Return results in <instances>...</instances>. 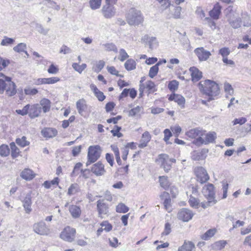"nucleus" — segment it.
Masks as SVG:
<instances>
[{
  "label": "nucleus",
  "instance_id": "nucleus-53",
  "mask_svg": "<svg viewBox=\"0 0 251 251\" xmlns=\"http://www.w3.org/2000/svg\"><path fill=\"white\" fill-rule=\"evenodd\" d=\"M158 70H159V67L156 64L155 65L152 66L150 69L149 73V76L151 78H153L154 76H155L157 75V74L158 72Z\"/></svg>",
  "mask_w": 251,
  "mask_h": 251
},
{
  "label": "nucleus",
  "instance_id": "nucleus-27",
  "mask_svg": "<svg viewBox=\"0 0 251 251\" xmlns=\"http://www.w3.org/2000/svg\"><path fill=\"white\" fill-rule=\"evenodd\" d=\"M206 152L204 150L201 151H194L191 153V158L196 161L203 160L206 157Z\"/></svg>",
  "mask_w": 251,
  "mask_h": 251
},
{
  "label": "nucleus",
  "instance_id": "nucleus-26",
  "mask_svg": "<svg viewBox=\"0 0 251 251\" xmlns=\"http://www.w3.org/2000/svg\"><path fill=\"white\" fill-rule=\"evenodd\" d=\"M144 40H146L151 49H156L158 46V42L154 37H150L145 35L144 37Z\"/></svg>",
  "mask_w": 251,
  "mask_h": 251
},
{
  "label": "nucleus",
  "instance_id": "nucleus-14",
  "mask_svg": "<svg viewBox=\"0 0 251 251\" xmlns=\"http://www.w3.org/2000/svg\"><path fill=\"white\" fill-rule=\"evenodd\" d=\"M195 173L197 180L201 183H204L208 181L209 176L206 170L202 167H199L195 169Z\"/></svg>",
  "mask_w": 251,
  "mask_h": 251
},
{
  "label": "nucleus",
  "instance_id": "nucleus-2",
  "mask_svg": "<svg viewBox=\"0 0 251 251\" xmlns=\"http://www.w3.org/2000/svg\"><path fill=\"white\" fill-rule=\"evenodd\" d=\"M199 88L203 94L209 96H216L220 93L218 85L210 80L201 81L199 83Z\"/></svg>",
  "mask_w": 251,
  "mask_h": 251
},
{
  "label": "nucleus",
  "instance_id": "nucleus-61",
  "mask_svg": "<svg viewBox=\"0 0 251 251\" xmlns=\"http://www.w3.org/2000/svg\"><path fill=\"white\" fill-rule=\"evenodd\" d=\"M9 64L10 61L9 60L0 57V71L5 69Z\"/></svg>",
  "mask_w": 251,
  "mask_h": 251
},
{
  "label": "nucleus",
  "instance_id": "nucleus-58",
  "mask_svg": "<svg viewBox=\"0 0 251 251\" xmlns=\"http://www.w3.org/2000/svg\"><path fill=\"white\" fill-rule=\"evenodd\" d=\"M30 104H27L23 107L22 109H17L16 110V112L21 115L25 116L26 114H28V110L29 109Z\"/></svg>",
  "mask_w": 251,
  "mask_h": 251
},
{
  "label": "nucleus",
  "instance_id": "nucleus-7",
  "mask_svg": "<svg viewBox=\"0 0 251 251\" xmlns=\"http://www.w3.org/2000/svg\"><path fill=\"white\" fill-rule=\"evenodd\" d=\"M101 152V149L98 145L91 146L88 149L87 162L86 165L96 162L100 157Z\"/></svg>",
  "mask_w": 251,
  "mask_h": 251
},
{
  "label": "nucleus",
  "instance_id": "nucleus-28",
  "mask_svg": "<svg viewBox=\"0 0 251 251\" xmlns=\"http://www.w3.org/2000/svg\"><path fill=\"white\" fill-rule=\"evenodd\" d=\"M202 133L201 129L196 128L189 130L186 133V135L189 138L196 139L202 136Z\"/></svg>",
  "mask_w": 251,
  "mask_h": 251
},
{
  "label": "nucleus",
  "instance_id": "nucleus-63",
  "mask_svg": "<svg viewBox=\"0 0 251 251\" xmlns=\"http://www.w3.org/2000/svg\"><path fill=\"white\" fill-rule=\"evenodd\" d=\"M60 80V79L58 77H51L49 78H46V84H54Z\"/></svg>",
  "mask_w": 251,
  "mask_h": 251
},
{
  "label": "nucleus",
  "instance_id": "nucleus-8",
  "mask_svg": "<svg viewBox=\"0 0 251 251\" xmlns=\"http://www.w3.org/2000/svg\"><path fill=\"white\" fill-rule=\"evenodd\" d=\"M75 229L69 226L65 227L60 234V237L64 241L72 242L75 238Z\"/></svg>",
  "mask_w": 251,
  "mask_h": 251
},
{
  "label": "nucleus",
  "instance_id": "nucleus-44",
  "mask_svg": "<svg viewBox=\"0 0 251 251\" xmlns=\"http://www.w3.org/2000/svg\"><path fill=\"white\" fill-rule=\"evenodd\" d=\"M10 146L11 149V155L12 157H17L20 153L19 149L16 147L15 144L14 142L11 143Z\"/></svg>",
  "mask_w": 251,
  "mask_h": 251
},
{
  "label": "nucleus",
  "instance_id": "nucleus-43",
  "mask_svg": "<svg viewBox=\"0 0 251 251\" xmlns=\"http://www.w3.org/2000/svg\"><path fill=\"white\" fill-rule=\"evenodd\" d=\"M102 0H90L89 4L90 7L92 10H96L99 9Z\"/></svg>",
  "mask_w": 251,
  "mask_h": 251
},
{
  "label": "nucleus",
  "instance_id": "nucleus-23",
  "mask_svg": "<svg viewBox=\"0 0 251 251\" xmlns=\"http://www.w3.org/2000/svg\"><path fill=\"white\" fill-rule=\"evenodd\" d=\"M42 135L46 138H53L57 134V130L53 128H45L41 131Z\"/></svg>",
  "mask_w": 251,
  "mask_h": 251
},
{
  "label": "nucleus",
  "instance_id": "nucleus-11",
  "mask_svg": "<svg viewBox=\"0 0 251 251\" xmlns=\"http://www.w3.org/2000/svg\"><path fill=\"white\" fill-rule=\"evenodd\" d=\"M194 215V213L191 210L182 208L178 212L177 218L183 222H187L192 219Z\"/></svg>",
  "mask_w": 251,
  "mask_h": 251
},
{
  "label": "nucleus",
  "instance_id": "nucleus-9",
  "mask_svg": "<svg viewBox=\"0 0 251 251\" xmlns=\"http://www.w3.org/2000/svg\"><path fill=\"white\" fill-rule=\"evenodd\" d=\"M33 231L41 235H48L50 232V228L43 221L35 223L33 226Z\"/></svg>",
  "mask_w": 251,
  "mask_h": 251
},
{
  "label": "nucleus",
  "instance_id": "nucleus-50",
  "mask_svg": "<svg viewBox=\"0 0 251 251\" xmlns=\"http://www.w3.org/2000/svg\"><path fill=\"white\" fill-rule=\"evenodd\" d=\"M160 4L161 9L165 10L169 7L171 5V1L170 0H157Z\"/></svg>",
  "mask_w": 251,
  "mask_h": 251
},
{
  "label": "nucleus",
  "instance_id": "nucleus-6",
  "mask_svg": "<svg viewBox=\"0 0 251 251\" xmlns=\"http://www.w3.org/2000/svg\"><path fill=\"white\" fill-rule=\"evenodd\" d=\"M176 160L174 158H171L166 154H161L158 155L156 159V162L162 168L165 172H168L172 168V164L175 163Z\"/></svg>",
  "mask_w": 251,
  "mask_h": 251
},
{
  "label": "nucleus",
  "instance_id": "nucleus-3",
  "mask_svg": "<svg viewBox=\"0 0 251 251\" xmlns=\"http://www.w3.org/2000/svg\"><path fill=\"white\" fill-rule=\"evenodd\" d=\"M202 192L207 200V202H201V206L205 208L208 206H212L216 203V200L215 198L214 186L211 183H208L204 186Z\"/></svg>",
  "mask_w": 251,
  "mask_h": 251
},
{
  "label": "nucleus",
  "instance_id": "nucleus-32",
  "mask_svg": "<svg viewBox=\"0 0 251 251\" xmlns=\"http://www.w3.org/2000/svg\"><path fill=\"white\" fill-rule=\"evenodd\" d=\"M50 101L46 98L42 99L40 102V106H42L43 111L44 113H46L50 111Z\"/></svg>",
  "mask_w": 251,
  "mask_h": 251
},
{
  "label": "nucleus",
  "instance_id": "nucleus-20",
  "mask_svg": "<svg viewBox=\"0 0 251 251\" xmlns=\"http://www.w3.org/2000/svg\"><path fill=\"white\" fill-rule=\"evenodd\" d=\"M169 100L175 101L181 108H183L185 107V100L180 95L176 94H172L170 96Z\"/></svg>",
  "mask_w": 251,
  "mask_h": 251
},
{
  "label": "nucleus",
  "instance_id": "nucleus-34",
  "mask_svg": "<svg viewBox=\"0 0 251 251\" xmlns=\"http://www.w3.org/2000/svg\"><path fill=\"white\" fill-rule=\"evenodd\" d=\"M143 108L141 106H137L129 111V116H140L143 113Z\"/></svg>",
  "mask_w": 251,
  "mask_h": 251
},
{
  "label": "nucleus",
  "instance_id": "nucleus-37",
  "mask_svg": "<svg viewBox=\"0 0 251 251\" xmlns=\"http://www.w3.org/2000/svg\"><path fill=\"white\" fill-rule=\"evenodd\" d=\"M79 191V185L77 183H73L68 188L67 194L68 195L71 196L76 194Z\"/></svg>",
  "mask_w": 251,
  "mask_h": 251
},
{
  "label": "nucleus",
  "instance_id": "nucleus-12",
  "mask_svg": "<svg viewBox=\"0 0 251 251\" xmlns=\"http://www.w3.org/2000/svg\"><path fill=\"white\" fill-rule=\"evenodd\" d=\"M194 52L197 56L198 60L201 62L207 61L211 55V52L205 50L203 47L195 49Z\"/></svg>",
  "mask_w": 251,
  "mask_h": 251
},
{
  "label": "nucleus",
  "instance_id": "nucleus-13",
  "mask_svg": "<svg viewBox=\"0 0 251 251\" xmlns=\"http://www.w3.org/2000/svg\"><path fill=\"white\" fill-rule=\"evenodd\" d=\"M228 22L233 28H238L241 26V19L239 15L234 12H230L227 15Z\"/></svg>",
  "mask_w": 251,
  "mask_h": 251
},
{
  "label": "nucleus",
  "instance_id": "nucleus-52",
  "mask_svg": "<svg viewBox=\"0 0 251 251\" xmlns=\"http://www.w3.org/2000/svg\"><path fill=\"white\" fill-rule=\"evenodd\" d=\"M100 226L103 227L104 231L108 232L110 231L113 227V226L107 221H104L100 224Z\"/></svg>",
  "mask_w": 251,
  "mask_h": 251
},
{
  "label": "nucleus",
  "instance_id": "nucleus-17",
  "mask_svg": "<svg viewBox=\"0 0 251 251\" xmlns=\"http://www.w3.org/2000/svg\"><path fill=\"white\" fill-rule=\"evenodd\" d=\"M42 108L38 104L30 105L28 110V115L30 118L33 119L39 116L41 112Z\"/></svg>",
  "mask_w": 251,
  "mask_h": 251
},
{
  "label": "nucleus",
  "instance_id": "nucleus-57",
  "mask_svg": "<svg viewBox=\"0 0 251 251\" xmlns=\"http://www.w3.org/2000/svg\"><path fill=\"white\" fill-rule=\"evenodd\" d=\"M14 42V40L13 38L4 36L3 39L1 41L0 45L1 46H7L12 44Z\"/></svg>",
  "mask_w": 251,
  "mask_h": 251
},
{
  "label": "nucleus",
  "instance_id": "nucleus-24",
  "mask_svg": "<svg viewBox=\"0 0 251 251\" xmlns=\"http://www.w3.org/2000/svg\"><path fill=\"white\" fill-rule=\"evenodd\" d=\"M221 13V6L219 3H216L213 8L210 11L209 15L214 20H218Z\"/></svg>",
  "mask_w": 251,
  "mask_h": 251
},
{
  "label": "nucleus",
  "instance_id": "nucleus-19",
  "mask_svg": "<svg viewBox=\"0 0 251 251\" xmlns=\"http://www.w3.org/2000/svg\"><path fill=\"white\" fill-rule=\"evenodd\" d=\"M189 71L191 74L192 81L197 82L201 78L202 76V72L200 71L197 67H190L189 69Z\"/></svg>",
  "mask_w": 251,
  "mask_h": 251
},
{
  "label": "nucleus",
  "instance_id": "nucleus-40",
  "mask_svg": "<svg viewBox=\"0 0 251 251\" xmlns=\"http://www.w3.org/2000/svg\"><path fill=\"white\" fill-rule=\"evenodd\" d=\"M59 183V178L55 177L51 181H45L43 183V186L47 189L51 187V186L57 185Z\"/></svg>",
  "mask_w": 251,
  "mask_h": 251
},
{
  "label": "nucleus",
  "instance_id": "nucleus-60",
  "mask_svg": "<svg viewBox=\"0 0 251 251\" xmlns=\"http://www.w3.org/2000/svg\"><path fill=\"white\" fill-rule=\"evenodd\" d=\"M228 188V184L226 181L222 182V190L223 192L222 199H225L227 197V193Z\"/></svg>",
  "mask_w": 251,
  "mask_h": 251
},
{
  "label": "nucleus",
  "instance_id": "nucleus-30",
  "mask_svg": "<svg viewBox=\"0 0 251 251\" xmlns=\"http://www.w3.org/2000/svg\"><path fill=\"white\" fill-rule=\"evenodd\" d=\"M171 13L168 14L169 18H174L178 19L180 17L181 7L180 6L173 7V9L170 10Z\"/></svg>",
  "mask_w": 251,
  "mask_h": 251
},
{
  "label": "nucleus",
  "instance_id": "nucleus-25",
  "mask_svg": "<svg viewBox=\"0 0 251 251\" xmlns=\"http://www.w3.org/2000/svg\"><path fill=\"white\" fill-rule=\"evenodd\" d=\"M151 139V136L148 131H145L143 133L142 136V138L140 143L139 144V148H144L147 146L148 143L150 142Z\"/></svg>",
  "mask_w": 251,
  "mask_h": 251
},
{
  "label": "nucleus",
  "instance_id": "nucleus-15",
  "mask_svg": "<svg viewBox=\"0 0 251 251\" xmlns=\"http://www.w3.org/2000/svg\"><path fill=\"white\" fill-rule=\"evenodd\" d=\"M32 191L28 192L21 200L23 206L24 208L25 212L27 214L30 213L32 211L31 205L32 203L31 200Z\"/></svg>",
  "mask_w": 251,
  "mask_h": 251
},
{
  "label": "nucleus",
  "instance_id": "nucleus-42",
  "mask_svg": "<svg viewBox=\"0 0 251 251\" xmlns=\"http://www.w3.org/2000/svg\"><path fill=\"white\" fill-rule=\"evenodd\" d=\"M16 142L19 146L23 148L27 146L29 144V142L26 140V138L25 136L17 138L16 140Z\"/></svg>",
  "mask_w": 251,
  "mask_h": 251
},
{
  "label": "nucleus",
  "instance_id": "nucleus-1",
  "mask_svg": "<svg viewBox=\"0 0 251 251\" xmlns=\"http://www.w3.org/2000/svg\"><path fill=\"white\" fill-rule=\"evenodd\" d=\"M4 91L8 96H14L16 93V85L10 77L0 73V93L3 94Z\"/></svg>",
  "mask_w": 251,
  "mask_h": 251
},
{
  "label": "nucleus",
  "instance_id": "nucleus-49",
  "mask_svg": "<svg viewBox=\"0 0 251 251\" xmlns=\"http://www.w3.org/2000/svg\"><path fill=\"white\" fill-rule=\"evenodd\" d=\"M105 65V62L103 60H99L98 61L96 65L93 67V70L97 72H100Z\"/></svg>",
  "mask_w": 251,
  "mask_h": 251
},
{
  "label": "nucleus",
  "instance_id": "nucleus-59",
  "mask_svg": "<svg viewBox=\"0 0 251 251\" xmlns=\"http://www.w3.org/2000/svg\"><path fill=\"white\" fill-rule=\"evenodd\" d=\"M230 53V50L228 48H222L219 50V53L222 55L223 58L227 57Z\"/></svg>",
  "mask_w": 251,
  "mask_h": 251
},
{
  "label": "nucleus",
  "instance_id": "nucleus-55",
  "mask_svg": "<svg viewBox=\"0 0 251 251\" xmlns=\"http://www.w3.org/2000/svg\"><path fill=\"white\" fill-rule=\"evenodd\" d=\"M129 55L124 49H121L119 51V59L123 62L126 60L127 58H128Z\"/></svg>",
  "mask_w": 251,
  "mask_h": 251
},
{
  "label": "nucleus",
  "instance_id": "nucleus-56",
  "mask_svg": "<svg viewBox=\"0 0 251 251\" xmlns=\"http://www.w3.org/2000/svg\"><path fill=\"white\" fill-rule=\"evenodd\" d=\"M179 82L176 80H173L171 81L168 84V88L171 91H175L178 89Z\"/></svg>",
  "mask_w": 251,
  "mask_h": 251
},
{
  "label": "nucleus",
  "instance_id": "nucleus-46",
  "mask_svg": "<svg viewBox=\"0 0 251 251\" xmlns=\"http://www.w3.org/2000/svg\"><path fill=\"white\" fill-rule=\"evenodd\" d=\"M189 203L192 207L197 209L200 205V201L194 197L191 196L189 200Z\"/></svg>",
  "mask_w": 251,
  "mask_h": 251
},
{
  "label": "nucleus",
  "instance_id": "nucleus-35",
  "mask_svg": "<svg viewBox=\"0 0 251 251\" xmlns=\"http://www.w3.org/2000/svg\"><path fill=\"white\" fill-rule=\"evenodd\" d=\"M145 91H147L148 93H153L156 91L155 85L154 82L151 80H148L146 82Z\"/></svg>",
  "mask_w": 251,
  "mask_h": 251
},
{
  "label": "nucleus",
  "instance_id": "nucleus-10",
  "mask_svg": "<svg viewBox=\"0 0 251 251\" xmlns=\"http://www.w3.org/2000/svg\"><path fill=\"white\" fill-rule=\"evenodd\" d=\"M97 209L98 212V217L101 219L104 218L109 213V206L105 202L104 200H99L97 201Z\"/></svg>",
  "mask_w": 251,
  "mask_h": 251
},
{
  "label": "nucleus",
  "instance_id": "nucleus-48",
  "mask_svg": "<svg viewBox=\"0 0 251 251\" xmlns=\"http://www.w3.org/2000/svg\"><path fill=\"white\" fill-rule=\"evenodd\" d=\"M10 150L7 145H2L0 146V155L1 156H7L9 155Z\"/></svg>",
  "mask_w": 251,
  "mask_h": 251
},
{
  "label": "nucleus",
  "instance_id": "nucleus-45",
  "mask_svg": "<svg viewBox=\"0 0 251 251\" xmlns=\"http://www.w3.org/2000/svg\"><path fill=\"white\" fill-rule=\"evenodd\" d=\"M129 210V208L123 203H120L116 206V211L118 213H125Z\"/></svg>",
  "mask_w": 251,
  "mask_h": 251
},
{
  "label": "nucleus",
  "instance_id": "nucleus-29",
  "mask_svg": "<svg viewBox=\"0 0 251 251\" xmlns=\"http://www.w3.org/2000/svg\"><path fill=\"white\" fill-rule=\"evenodd\" d=\"M195 248V245L191 241H184L183 244L178 249V251H192Z\"/></svg>",
  "mask_w": 251,
  "mask_h": 251
},
{
  "label": "nucleus",
  "instance_id": "nucleus-38",
  "mask_svg": "<svg viewBox=\"0 0 251 251\" xmlns=\"http://www.w3.org/2000/svg\"><path fill=\"white\" fill-rule=\"evenodd\" d=\"M73 68L79 74H81L82 72L86 68L87 65L83 63L81 65H79L77 63H73L72 64Z\"/></svg>",
  "mask_w": 251,
  "mask_h": 251
},
{
  "label": "nucleus",
  "instance_id": "nucleus-16",
  "mask_svg": "<svg viewBox=\"0 0 251 251\" xmlns=\"http://www.w3.org/2000/svg\"><path fill=\"white\" fill-rule=\"evenodd\" d=\"M101 12L104 18L111 19L115 16L116 8L113 5H104L102 7Z\"/></svg>",
  "mask_w": 251,
  "mask_h": 251
},
{
  "label": "nucleus",
  "instance_id": "nucleus-22",
  "mask_svg": "<svg viewBox=\"0 0 251 251\" xmlns=\"http://www.w3.org/2000/svg\"><path fill=\"white\" fill-rule=\"evenodd\" d=\"M20 176L26 181H30L35 176V174L32 170L25 168L21 172Z\"/></svg>",
  "mask_w": 251,
  "mask_h": 251
},
{
  "label": "nucleus",
  "instance_id": "nucleus-31",
  "mask_svg": "<svg viewBox=\"0 0 251 251\" xmlns=\"http://www.w3.org/2000/svg\"><path fill=\"white\" fill-rule=\"evenodd\" d=\"M69 211L72 216L74 218H78L81 214L80 208L75 205H71L69 206Z\"/></svg>",
  "mask_w": 251,
  "mask_h": 251
},
{
  "label": "nucleus",
  "instance_id": "nucleus-21",
  "mask_svg": "<svg viewBox=\"0 0 251 251\" xmlns=\"http://www.w3.org/2000/svg\"><path fill=\"white\" fill-rule=\"evenodd\" d=\"M76 107L78 113L82 116H84L87 109L86 102L84 99H80L76 102Z\"/></svg>",
  "mask_w": 251,
  "mask_h": 251
},
{
  "label": "nucleus",
  "instance_id": "nucleus-36",
  "mask_svg": "<svg viewBox=\"0 0 251 251\" xmlns=\"http://www.w3.org/2000/svg\"><path fill=\"white\" fill-rule=\"evenodd\" d=\"M125 67L127 71L133 70L136 68V63L134 60L129 59L126 60L125 63Z\"/></svg>",
  "mask_w": 251,
  "mask_h": 251
},
{
  "label": "nucleus",
  "instance_id": "nucleus-54",
  "mask_svg": "<svg viewBox=\"0 0 251 251\" xmlns=\"http://www.w3.org/2000/svg\"><path fill=\"white\" fill-rule=\"evenodd\" d=\"M26 49V45L25 43H21L18 44L16 46L14 47L13 50L18 52H22L25 51Z\"/></svg>",
  "mask_w": 251,
  "mask_h": 251
},
{
  "label": "nucleus",
  "instance_id": "nucleus-64",
  "mask_svg": "<svg viewBox=\"0 0 251 251\" xmlns=\"http://www.w3.org/2000/svg\"><path fill=\"white\" fill-rule=\"evenodd\" d=\"M36 28L37 31L41 34L46 35L48 33L49 29L44 28L40 24H37Z\"/></svg>",
  "mask_w": 251,
  "mask_h": 251
},
{
  "label": "nucleus",
  "instance_id": "nucleus-62",
  "mask_svg": "<svg viewBox=\"0 0 251 251\" xmlns=\"http://www.w3.org/2000/svg\"><path fill=\"white\" fill-rule=\"evenodd\" d=\"M224 88L226 95H232L233 94V89L231 85L228 83L224 84Z\"/></svg>",
  "mask_w": 251,
  "mask_h": 251
},
{
  "label": "nucleus",
  "instance_id": "nucleus-41",
  "mask_svg": "<svg viewBox=\"0 0 251 251\" xmlns=\"http://www.w3.org/2000/svg\"><path fill=\"white\" fill-rule=\"evenodd\" d=\"M216 232L215 228H212L208 230L204 234L201 236V238L204 240H207L211 237H213Z\"/></svg>",
  "mask_w": 251,
  "mask_h": 251
},
{
  "label": "nucleus",
  "instance_id": "nucleus-39",
  "mask_svg": "<svg viewBox=\"0 0 251 251\" xmlns=\"http://www.w3.org/2000/svg\"><path fill=\"white\" fill-rule=\"evenodd\" d=\"M43 4L49 8H53L57 11L60 9L59 5H57L55 2L51 0H45L43 1Z\"/></svg>",
  "mask_w": 251,
  "mask_h": 251
},
{
  "label": "nucleus",
  "instance_id": "nucleus-4",
  "mask_svg": "<svg viewBox=\"0 0 251 251\" xmlns=\"http://www.w3.org/2000/svg\"><path fill=\"white\" fill-rule=\"evenodd\" d=\"M126 21L131 25H139L144 21V17L140 10L131 8L126 14Z\"/></svg>",
  "mask_w": 251,
  "mask_h": 251
},
{
  "label": "nucleus",
  "instance_id": "nucleus-51",
  "mask_svg": "<svg viewBox=\"0 0 251 251\" xmlns=\"http://www.w3.org/2000/svg\"><path fill=\"white\" fill-rule=\"evenodd\" d=\"M105 50L107 51H112L116 53L118 52V49L116 45L113 43H107L103 45Z\"/></svg>",
  "mask_w": 251,
  "mask_h": 251
},
{
  "label": "nucleus",
  "instance_id": "nucleus-33",
  "mask_svg": "<svg viewBox=\"0 0 251 251\" xmlns=\"http://www.w3.org/2000/svg\"><path fill=\"white\" fill-rule=\"evenodd\" d=\"M226 244V241L224 240H219L214 242L212 245V248L216 251L221 250L225 247Z\"/></svg>",
  "mask_w": 251,
  "mask_h": 251
},
{
  "label": "nucleus",
  "instance_id": "nucleus-5",
  "mask_svg": "<svg viewBox=\"0 0 251 251\" xmlns=\"http://www.w3.org/2000/svg\"><path fill=\"white\" fill-rule=\"evenodd\" d=\"M202 135L200 136L193 141V143L198 146L203 144L207 145L214 142L216 138V133L215 132H206V131L202 130Z\"/></svg>",
  "mask_w": 251,
  "mask_h": 251
},
{
  "label": "nucleus",
  "instance_id": "nucleus-18",
  "mask_svg": "<svg viewBox=\"0 0 251 251\" xmlns=\"http://www.w3.org/2000/svg\"><path fill=\"white\" fill-rule=\"evenodd\" d=\"M91 171L97 176H102L105 173L104 165L100 162H98L93 165Z\"/></svg>",
  "mask_w": 251,
  "mask_h": 251
},
{
  "label": "nucleus",
  "instance_id": "nucleus-47",
  "mask_svg": "<svg viewBox=\"0 0 251 251\" xmlns=\"http://www.w3.org/2000/svg\"><path fill=\"white\" fill-rule=\"evenodd\" d=\"M160 184L164 189H167L169 186V182L168 177L165 176H161L159 177Z\"/></svg>",
  "mask_w": 251,
  "mask_h": 251
}]
</instances>
